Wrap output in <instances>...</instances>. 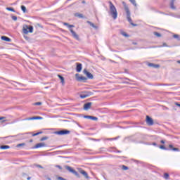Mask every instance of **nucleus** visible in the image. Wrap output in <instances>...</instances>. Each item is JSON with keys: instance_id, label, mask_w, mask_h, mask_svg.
I'll return each instance as SVG.
<instances>
[{"instance_id": "f257e3e1", "label": "nucleus", "mask_w": 180, "mask_h": 180, "mask_svg": "<svg viewBox=\"0 0 180 180\" xmlns=\"http://www.w3.org/2000/svg\"><path fill=\"white\" fill-rule=\"evenodd\" d=\"M122 5L124 6V9L127 13V19L128 22L131 25V26H137V24L133 23V20H131V13H130V9L129 8V6L127 4H126V2L123 1Z\"/></svg>"}, {"instance_id": "f03ea898", "label": "nucleus", "mask_w": 180, "mask_h": 180, "mask_svg": "<svg viewBox=\"0 0 180 180\" xmlns=\"http://www.w3.org/2000/svg\"><path fill=\"white\" fill-rule=\"evenodd\" d=\"M108 4L110 5V15L112 16V19L114 20H116L117 19V10L116 9V7L115 5H113V3L112 1H108Z\"/></svg>"}, {"instance_id": "7ed1b4c3", "label": "nucleus", "mask_w": 180, "mask_h": 180, "mask_svg": "<svg viewBox=\"0 0 180 180\" xmlns=\"http://www.w3.org/2000/svg\"><path fill=\"white\" fill-rule=\"evenodd\" d=\"M22 32L25 33V34H27V33H33V26L25 25L22 28Z\"/></svg>"}, {"instance_id": "20e7f679", "label": "nucleus", "mask_w": 180, "mask_h": 180, "mask_svg": "<svg viewBox=\"0 0 180 180\" xmlns=\"http://www.w3.org/2000/svg\"><path fill=\"white\" fill-rule=\"evenodd\" d=\"M65 169L69 171V172H71L72 174L75 175V176H77V178H79V173H78V172L75 171V169H72V167H71L68 165H65Z\"/></svg>"}, {"instance_id": "39448f33", "label": "nucleus", "mask_w": 180, "mask_h": 180, "mask_svg": "<svg viewBox=\"0 0 180 180\" xmlns=\"http://www.w3.org/2000/svg\"><path fill=\"white\" fill-rule=\"evenodd\" d=\"M70 133H71V131L68 129H62L55 131V134H58V136H65L66 134H70Z\"/></svg>"}, {"instance_id": "423d86ee", "label": "nucleus", "mask_w": 180, "mask_h": 180, "mask_svg": "<svg viewBox=\"0 0 180 180\" xmlns=\"http://www.w3.org/2000/svg\"><path fill=\"white\" fill-rule=\"evenodd\" d=\"M71 27H75L74 25H69V29H70V33H72V36H73V37L76 39V40H79V37Z\"/></svg>"}, {"instance_id": "0eeeda50", "label": "nucleus", "mask_w": 180, "mask_h": 180, "mask_svg": "<svg viewBox=\"0 0 180 180\" xmlns=\"http://www.w3.org/2000/svg\"><path fill=\"white\" fill-rule=\"evenodd\" d=\"M75 75H76L77 81H79V82H86V81L88 80V78L84 76L78 77V75H79V74L78 73H77Z\"/></svg>"}, {"instance_id": "6e6552de", "label": "nucleus", "mask_w": 180, "mask_h": 180, "mask_svg": "<svg viewBox=\"0 0 180 180\" xmlns=\"http://www.w3.org/2000/svg\"><path fill=\"white\" fill-rule=\"evenodd\" d=\"M83 74H84V75H86V77L89 79H94V75H92L91 72H88V70H86V69H84L83 70Z\"/></svg>"}, {"instance_id": "1a4fd4ad", "label": "nucleus", "mask_w": 180, "mask_h": 180, "mask_svg": "<svg viewBox=\"0 0 180 180\" xmlns=\"http://www.w3.org/2000/svg\"><path fill=\"white\" fill-rule=\"evenodd\" d=\"M43 117L40 116H35V117H27L25 119H23L22 120L26 121V120H42Z\"/></svg>"}, {"instance_id": "9d476101", "label": "nucleus", "mask_w": 180, "mask_h": 180, "mask_svg": "<svg viewBox=\"0 0 180 180\" xmlns=\"http://www.w3.org/2000/svg\"><path fill=\"white\" fill-rule=\"evenodd\" d=\"M146 124L148 126H153L154 124V120L150 116H146Z\"/></svg>"}, {"instance_id": "9b49d317", "label": "nucleus", "mask_w": 180, "mask_h": 180, "mask_svg": "<svg viewBox=\"0 0 180 180\" xmlns=\"http://www.w3.org/2000/svg\"><path fill=\"white\" fill-rule=\"evenodd\" d=\"M76 71L77 72H81L82 71V64L79 63H76Z\"/></svg>"}, {"instance_id": "f8f14e48", "label": "nucleus", "mask_w": 180, "mask_h": 180, "mask_svg": "<svg viewBox=\"0 0 180 180\" xmlns=\"http://www.w3.org/2000/svg\"><path fill=\"white\" fill-rule=\"evenodd\" d=\"M91 106H92V103L91 102L84 103V110H89V109H91Z\"/></svg>"}, {"instance_id": "ddd939ff", "label": "nucleus", "mask_w": 180, "mask_h": 180, "mask_svg": "<svg viewBox=\"0 0 180 180\" xmlns=\"http://www.w3.org/2000/svg\"><path fill=\"white\" fill-rule=\"evenodd\" d=\"M146 65H148V67H152L153 68H160V65L158 64L147 63Z\"/></svg>"}, {"instance_id": "4468645a", "label": "nucleus", "mask_w": 180, "mask_h": 180, "mask_svg": "<svg viewBox=\"0 0 180 180\" xmlns=\"http://www.w3.org/2000/svg\"><path fill=\"white\" fill-rule=\"evenodd\" d=\"M41 147H46V144L44 143H37L34 148H41Z\"/></svg>"}, {"instance_id": "2eb2a0df", "label": "nucleus", "mask_w": 180, "mask_h": 180, "mask_svg": "<svg viewBox=\"0 0 180 180\" xmlns=\"http://www.w3.org/2000/svg\"><path fill=\"white\" fill-rule=\"evenodd\" d=\"M79 172H80V174H82V175L84 176V177L86 179H89V176H88V173L86 172H85V170H80Z\"/></svg>"}, {"instance_id": "dca6fc26", "label": "nucleus", "mask_w": 180, "mask_h": 180, "mask_svg": "<svg viewBox=\"0 0 180 180\" xmlns=\"http://www.w3.org/2000/svg\"><path fill=\"white\" fill-rule=\"evenodd\" d=\"M1 40H4V41H8V42L12 41V39H11V38L6 37V36H2Z\"/></svg>"}, {"instance_id": "f3484780", "label": "nucleus", "mask_w": 180, "mask_h": 180, "mask_svg": "<svg viewBox=\"0 0 180 180\" xmlns=\"http://www.w3.org/2000/svg\"><path fill=\"white\" fill-rule=\"evenodd\" d=\"M174 4H175V0H171L170 1V8H171V9L175 10V9H176V7H175Z\"/></svg>"}, {"instance_id": "a211bd4d", "label": "nucleus", "mask_w": 180, "mask_h": 180, "mask_svg": "<svg viewBox=\"0 0 180 180\" xmlns=\"http://www.w3.org/2000/svg\"><path fill=\"white\" fill-rule=\"evenodd\" d=\"M87 23L91 26V27H93L94 29H95L96 30H97L98 29V26L95 25V24H94V22H91V21H87Z\"/></svg>"}, {"instance_id": "6ab92c4d", "label": "nucleus", "mask_w": 180, "mask_h": 180, "mask_svg": "<svg viewBox=\"0 0 180 180\" xmlns=\"http://www.w3.org/2000/svg\"><path fill=\"white\" fill-rule=\"evenodd\" d=\"M58 77L60 79V82H61L62 85H64V84H65L64 77H63L60 75H58Z\"/></svg>"}, {"instance_id": "aec40b11", "label": "nucleus", "mask_w": 180, "mask_h": 180, "mask_svg": "<svg viewBox=\"0 0 180 180\" xmlns=\"http://www.w3.org/2000/svg\"><path fill=\"white\" fill-rule=\"evenodd\" d=\"M169 148H170V150H172V151H179V148H174V146L172 144H169Z\"/></svg>"}, {"instance_id": "412c9836", "label": "nucleus", "mask_w": 180, "mask_h": 180, "mask_svg": "<svg viewBox=\"0 0 180 180\" xmlns=\"http://www.w3.org/2000/svg\"><path fill=\"white\" fill-rule=\"evenodd\" d=\"M9 148H11V146H9L8 145H2L0 146L1 150H8Z\"/></svg>"}, {"instance_id": "4be33fe9", "label": "nucleus", "mask_w": 180, "mask_h": 180, "mask_svg": "<svg viewBox=\"0 0 180 180\" xmlns=\"http://www.w3.org/2000/svg\"><path fill=\"white\" fill-rule=\"evenodd\" d=\"M83 94L84 95H86L87 96V98L89 97V96H91V95H94V93L91 92V91H84Z\"/></svg>"}, {"instance_id": "5701e85b", "label": "nucleus", "mask_w": 180, "mask_h": 180, "mask_svg": "<svg viewBox=\"0 0 180 180\" xmlns=\"http://www.w3.org/2000/svg\"><path fill=\"white\" fill-rule=\"evenodd\" d=\"M121 34L122 36H124V37H130V35H129L127 33L123 32V31H121Z\"/></svg>"}, {"instance_id": "b1692460", "label": "nucleus", "mask_w": 180, "mask_h": 180, "mask_svg": "<svg viewBox=\"0 0 180 180\" xmlns=\"http://www.w3.org/2000/svg\"><path fill=\"white\" fill-rule=\"evenodd\" d=\"M6 11H9L10 12H16L15 9L12 7H6Z\"/></svg>"}, {"instance_id": "393cba45", "label": "nucleus", "mask_w": 180, "mask_h": 180, "mask_svg": "<svg viewBox=\"0 0 180 180\" xmlns=\"http://www.w3.org/2000/svg\"><path fill=\"white\" fill-rule=\"evenodd\" d=\"M134 6H137V3H136V0H129Z\"/></svg>"}, {"instance_id": "a878e982", "label": "nucleus", "mask_w": 180, "mask_h": 180, "mask_svg": "<svg viewBox=\"0 0 180 180\" xmlns=\"http://www.w3.org/2000/svg\"><path fill=\"white\" fill-rule=\"evenodd\" d=\"M163 178H165V179H169V174L168 173H165Z\"/></svg>"}, {"instance_id": "bb28decb", "label": "nucleus", "mask_w": 180, "mask_h": 180, "mask_svg": "<svg viewBox=\"0 0 180 180\" xmlns=\"http://www.w3.org/2000/svg\"><path fill=\"white\" fill-rule=\"evenodd\" d=\"M21 11H22L23 13H26V6L24 5L21 6Z\"/></svg>"}, {"instance_id": "cd10ccee", "label": "nucleus", "mask_w": 180, "mask_h": 180, "mask_svg": "<svg viewBox=\"0 0 180 180\" xmlns=\"http://www.w3.org/2000/svg\"><path fill=\"white\" fill-rule=\"evenodd\" d=\"M159 148H160V150H169L167 148H166L165 146H164L163 145L160 146Z\"/></svg>"}, {"instance_id": "c85d7f7f", "label": "nucleus", "mask_w": 180, "mask_h": 180, "mask_svg": "<svg viewBox=\"0 0 180 180\" xmlns=\"http://www.w3.org/2000/svg\"><path fill=\"white\" fill-rule=\"evenodd\" d=\"M153 34L157 36V37H161V34L158 33V32H154Z\"/></svg>"}, {"instance_id": "c756f323", "label": "nucleus", "mask_w": 180, "mask_h": 180, "mask_svg": "<svg viewBox=\"0 0 180 180\" xmlns=\"http://www.w3.org/2000/svg\"><path fill=\"white\" fill-rule=\"evenodd\" d=\"M81 99H85V98H87V96L85 95L84 93L80 94Z\"/></svg>"}, {"instance_id": "7c9ffc66", "label": "nucleus", "mask_w": 180, "mask_h": 180, "mask_svg": "<svg viewBox=\"0 0 180 180\" xmlns=\"http://www.w3.org/2000/svg\"><path fill=\"white\" fill-rule=\"evenodd\" d=\"M43 134V131L37 132L35 134H33L32 136L35 137V136H39V134Z\"/></svg>"}, {"instance_id": "2f4dec72", "label": "nucleus", "mask_w": 180, "mask_h": 180, "mask_svg": "<svg viewBox=\"0 0 180 180\" xmlns=\"http://www.w3.org/2000/svg\"><path fill=\"white\" fill-rule=\"evenodd\" d=\"M122 169L124 171H127V169H129V167L125 166V165H122Z\"/></svg>"}, {"instance_id": "473e14b6", "label": "nucleus", "mask_w": 180, "mask_h": 180, "mask_svg": "<svg viewBox=\"0 0 180 180\" xmlns=\"http://www.w3.org/2000/svg\"><path fill=\"white\" fill-rule=\"evenodd\" d=\"M173 37H174V39H177L178 41H179V40H180L179 35H178V34H174V35H173Z\"/></svg>"}, {"instance_id": "72a5a7b5", "label": "nucleus", "mask_w": 180, "mask_h": 180, "mask_svg": "<svg viewBox=\"0 0 180 180\" xmlns=\"http://www.w3.org/2000/svg\"><path fill=\"white\" fill-rule=\"evenodd\" d=\"M40 140H41V141H44L46 140H49V137L48 136H44Z\"/></svg>"}, {"instance_id": "f704fd0d", "label": "nucleus", "mask_w": 180, "mask_h": 180, "mask_svg": "<svg viewBox=\"0 0 180 180\" xmlns=\"http://www.w3.org/2000/svg\"><path fill=\"white\" fill-rule=\"evenodd\" d=\"M75 16H77V18H84V15L82 14H79V13H76Z\"/></svg>"}, {"instance_id": "c9c22d12", "label": "nucleus", "mask_w": 180, "mask_h": 180, "mask_svg": "<svg viewBox=\"0 0 180 180\" xmlns=\"http://www.w3.org/2000/svg\"><path fill=\"white\" fill-rule=\"evenodd\" d=\"M26 143H19L17 145V147H23V146H25Z\"/></svg>"}, {"instance_id": "e433bc0d", "label": "nucleus", "mask_w": 180, "mask_h": 180, "mask_svg": "<svg viewBox=\"0 0 180 180\" xmlns=\"http://www.w3.org/2000/svg\"><path fill=\"white\" fill-rule=\"evenodd\" d=\"M11 19H13V20L16 21V20H18V17H16L15 15H12Z\"/></svg>"}, {"instance_id": "4c0bfd02", "label": "nucleus", "mask_w": 180, "mask_h": 180, "mask_svg": "<svg viewBox=\"0 0 180 180\" xmlns=\"http://www.w3.org/2000/svg\"><path fill=\"white\" fill-rule=\"evenodd\" d=\"M91 120H98V117H94V116H91L90 118Z\"/></svg>"}, {"instance_id": "58836bf2", "label": "nucleus", "mask_w": 180, "mask_h": 180, "mask_svg": "<svg viewBox=\"0 0 180 180\" xmlns=\"http://www.w3.org/2000/svg\"><path fill=\"white\" fill-rule=\"evenodd\" d=\"M42 103L41 102H37V103H34V105H35L36 106H40V105H41Z\"/></svg>"}, {"instance_id": "ea45409f", "label": "nucleus", "mask_w": 180, "mask_h": 180, "mask_svg": "<svg viewBox=\"0 0 180 180\" xmlns=\"http://www.w3.org/2000/svg\"><path fill=\"white\" fill-rule=\"evenodd\" d=\"M91 115H84V119H91Z\"/></svg>"}, {"instance_id": "a19ab883", "label": "nucleus", "mask_w": 180, "mask_h": 180, "mask_svg": "<svg viewBox=\"0 0 180 180\" xmlns=\"http://www.w3.org/2000/svg\"><path fill=\"white\" fill-rule=\"evenodd\" d=\"M35 167H37V168H41L43 169V166L40 165H35Z\"/></svg>"}, {"instance_id": "79ce46f5", "label": "nucleus", "mask_w": 180, "mask_h": 180, "mask_svg": "<svg viewBox=\"0 0 180 180\" xmlns=\"http://www.w3.org/2000/svg\"><path fill=\"white\" fill-rule=\"evenodd\" d=\"M63 25L69 28L70 24H68V22H64Z\"/></svg>"}, {"instance_id": "37998d69", "label": "nucleus", "mask_w": 180, "mask_h": 180, "mask_svg": "<svg viewBox=\"0 0 180 180\" xmlns=\"http://www.w3.org/2000/svg\"><path fill=\"white\" fill-rule=\"evenodd\" d=\"M56 167V168H58L59 169H63V167L58 165H57Z\"/></svg>"}, {"instance_id": "c03bdc74", "label": "nucleus", "mask_w": 180, "mask_h": 180, "mask_svg": "<svg viewBox=\"0 0 180 180\" xmlns=\"http://www.w3.org/2000/svg\"><path fill=\"white\" fill-rule=\"evenodd\" d=\"M4 119H6V117H0V120H4Z\"/></svg>"}, {"instance_id": "a18cd8bd", "label": "nucleus", "mask_w": 180, "mask_h": 180, "mask_svg": "<svg viewBox=\"0 0 180 180\" xmlns=\"http://www.w3.org/2000/svg\"><path fill=\"white\" fill-rule=\"evenodd\" d=\"M160 143H161L162 144H165V141L161 140V141H160Z\"/></svg>"}, {"instance_id": "49530a36", "label": "nucleus", "mask_w": 180, "mask_h": 180, "mask_svg": "<svg viewBox=\"0 0 180 180\" xmlns=\"http://www.w3.org/2000/svg\"><path fill=\"white\" fill-rule=\"evenodd\" d=\"M168 46H167V44L163 43L162 47H167Z\"/></svg>"}, {"instance_id": "de8ad7c7", "label": "nucleus", "mask_w": 180, "mask_h": 180, "mask_svg": "<svg viewBox=\"0 0 180 180\" xmlns=\"http://www.w3.org/2000/svg\"><path fill=\"white\" fill-rule=\"evenodd\" d=\"M175 105H176V106H179V108H180V104H179V103H175Z\"/></svg>"}, {"instance_id": "09e8293b", "label": "nucleus", "mask_w": 180, "mask_h": 180, "mask_svg": "<svg viewBox=\"0 0 180 180\" xmlns=\"http://www.w3.org/2000/svg\"><path fill=\"white\" fill-rule=\"evenodd\" d=\"M153 146H157V143L154 142L152 143Z\"/></svg>"}, {"instance_id": "8fccbe9b", "label": "nucleus", "mask_w": 180, "mask_h": 180, "mask_svg": "<svg viewBox=\"0 0 180 180\" xmlns=\"http://www.w3.org/2000/svg\"><path fill=\"white\" fill-rule=\"evenodd\" d=\"M132 44H134V46H136L137 42H133Z\"/></svg>"}, {"instance_id": "3c124183", "label": "nucleus", "mask_w": 180, "mask_h": 180, "mask_svg": "<svg viewBox=\"0 0 180 180\" xmlns=\"http://www.w3.org/2000/svg\"><path fill=\"white\" fill-rule=\"evenodd\" d=\"M30 143H33V139H31V140L30 141Z\"/></svg>"}, {"instance_id": "603ef678", "label": "nucleus", "mask_w": 180, "mask_h": 180, "mask_svg": "<svg viewBox=\"0 0 180 180\" xmlns=\"http://www.w3.org/2000/svg\"><path fill=\"white\" fill-rule=\"evenodd\" d=\"M46 179H48V180H51V178L48 177V178H46Z\"/></svg>"}, {"instance_id": "864d4df0", "label": "nucleus", "mask_w": 180, "mask_h": 180, "mask_svg": "<svg viewBox=\"0 0 180 180\" xmlns=\"http://www.w3.org/2000/svg\"><path fill=\"white\" fill-rule=\"evenodd\" d=\"M163 85H165V86H169V84H163Z\"/></svg>"}, {"instance_id": "5fc2aeb1", "label": "nucleus", "mask_w": 180, "mask_h": 180, "mask_svg": "<svg viewBox=\"0 0 180 180\" xmlns=\"http://www.w3.org/2000/svg\"><path fill=\"white\" fill-rule=\"evenodd\" d=\"M30 179H31L30 177H27V180H30Z\"/></svg>"}, {"instance_id": "6e6d98bb", "label": "nucleus", "mask_w": 180, "mask_h": 180, "mask_svg": "<svg viewBox=\"0 0 180 180\" xmlns=\"http://www.w3.org/2000/svg\"><path fill=\"white\" fill-rule=\"evenodd\" d=\"M82 4H85V1H82Z\"/></svg>"}, {"instance_id": "4d7b16f0", "label": "nucleus", "mask_w": 180, "mask_h": 180, "mask_svg": "<svg viewBox=\"0 0 180 180\" xmlns=\"http://www.w3.org/2000/svg\"><path fill=\"white\" fill-rule=\"evenodd\" d=\"M177 63H178V64H180V60H178Z\"/></svg>"}, {"instance_id": "13d9d810", "label": "nucleus", "mask_w": 180, "mask_h": 180, "mask_svg": "<svg viewBox=\"0 0 180 180\" xmlns=\"http://www.w3.org/2000/svg\"><path fill=\"white\" fill-rule=\"evenodd\" d=\"M117 153H122V151H120V150H117Z\"/></svg>"}, {"instance_id": "bf43d9fd", "label": "nucleus", "mask_w": 180, "mask_h": 180, "mask_svg": "<svg viewBox=\"0 0 180 180\" xmlns=\"http://www.w3.org/2000/svg\"><path fill=\"white\" fill-rule=\"evenodd\" d=\"M153 46H150L149 49H153Z\"/></svg>"}, {"instance_id": "052dcab7", "label": "nucleus", "mask_w": 180, "mask_h": 180, "mask_svg": "<svg viewBox=\"0 0 180 180\" xmlns=\"http://www.w3.org/2000/svg\"><path fill=\"white\" fill-rule=\"evenodd\" d=\"M37 26H39V27H41V26H40V24H37Z\"/></svg>"}, {"instance_id": "680f3d73", "label": "nucleus", "mask_w": 180, "mask_h": 180, "mask_svg": "<svg viewBox=\"0 0 180 180\" xmlns=\"http://www.w3.org/2000/svg\"><path fill=\"white\" fill-rule=\"evenodd\" d=\"M2 122H5V120H3Z\"/></svg>"}]
</instances>
